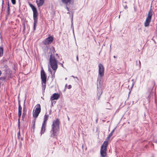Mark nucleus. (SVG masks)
<instances>
[{"label": "nucleus", "mask_w": 157, "mask_h": 157, "mask_svg": "<svg viewBox=\"0 0 157 157\" xmlns=\"http://www.w3.org/2000/svg\"><path fill=\"white\" fill-rule=\"evenodd\" d=\"M36 2L38 7L41 6L43 5L44 2V0H36Z\"/></svg>", "instance_id": "12"}, {"label": "nucleus", "mask_w": 157, "mask_h": 157, "mask_svg": "<svg viewBox=\"0 0 157 157\" xmlns=\"http://www.w3.org/2000/svg\"><path fill=\"white\" fill-rule=\"evenodd\" d=\"M30 6L31 8L33 11V16L34 20V24L37 23L38 13L36 8L32 4H30Z\"/></svg>", "instance_id": "4"}, {"label": "nucleus", "mask_w": 157, "mask_h": 157, "mask_svg": "<svg viewBox=\"0 0 157 157\" xmlns=\"http://www.w3.org/2000/svg\"><path fill=\"white\" fill-rule=\"evenodd\" d=\"M104 68L101 64L99 65V74L100 76H103L104 75Z\"/></svg>", "instance_id": "8"}, {"label": "nucleus", "mask_w": 157, "mask_h": 157, "mask_svg": "<svg viewBox=\"0 0 157 157\" xmlns=\"http://www.w3.org/2000/svg\"><path fill=\"white\" fill-rule=\"evenodd\" d=\"M34 126H35V124H34L33 127H34Z\"/></svg>", "instance_id": "26"}, {"label": "nucleus", "mask_w": 157, "mask_h": 157, "mask_svg": "<svg viewBox=\"0 0 157 157\" xmlns=\"http://www.w3.org/2000/svg\"><path fill=\"white\" fill-rule=\"evenodd\" d=\"M49 116L47 114V113L45 114L44 117V122L43 123L46 124V122Z\"/></svg>", "instance_id": "14"}, {"label": "nucleus", "mask_w": 157, "mask_h": 157, "mask_svg": "<svg viewBox=\"0 0 157 157\" xmlns=\"http://www.w3.org/2000/svg\"><path fill=\"white\" fill-rule=\"evenodd\" d=\"M59 120L58 119L53 121L51 131L52 136H57V132L59 129Z\"/></svg>", "instance_id": "3"}, {"label": "nucleus", "mask_w": 157, "mask_h": 157, "mask_svg": "<svg viewBox=\"0 0 157 157\" xmlns=\"http://www.w3.org/2000/svg\"><path fill=\"white\" fill-rule=\"evenodd\" d=\"M21 110H22V108L21 106V105L20 104V103L19 102V108H18V117H19V119H18V121H19V125H20V118L21 116Z\"/></svg>", "instance_id": "11"}, {"label": "nucleus", "mask_w": 157, "mask_h": 157, "mask_svg": "<svg viewBox=\"0 0 157 157\" xmlns=\"http://www.w3.org/2000/svg\"><path fill=\"white\" fill-rule=\"evenodd\" d=\"M62 2L66 5H67L68 3H70L71 0H61Z\"/></svg>", "instance_id": "15"}, {"label": "nucleus", "mask_w": 157, "mask_h": 157, "mask_svg": "<svg viewBox=\"0 0 157 157\" xmlns=\"http://www.w3.org/2000/svg\"><path fill=\"white\" fill-rule=\"evenodd\" d=\"M3 48L2 47H0V56H2L3 55Z\"/></svg>", "instance_id": "16"}, {"label": "nucleus", "mask_w": 157, "mask_h": 157, "mask_svg": "<svg viewBox=\"0 0 157 157\" xmlns=\"http://www.w3.org/2000/svg\"><path fill=\"white\" fill-rule=\"evenodd\" d=\"M67 9L68 10L69 8L67 7Z\"/></svg>", "instance_id": "23"}, {"label": "nucleus", "mask_w": 157, "mask_h": 157, "mask_svg": "<svg viewBox=\"0 0 157 157\" xmlns=\"http://www.w3.org/2000/svg\"><path fill=\"white\" fill-rule=\"evenodd\" d=\"M51 54L50 56V66L52 69L54 70V71L52 72L51 69L50 68L48 69V71L51 73L52 77H55V74L56 71V70L58 68L57 61L55 57L53 55L52 53L54 54L55 51L54 48L51 49Z\"/></svg>", "instance_id": "1"}, {"label": "nucleus", "mask_w": 157, "mask_h": 157, "mask_svg": "<svg viewBox=\"0 0 157 157\" xmlns=\"http://www.w3.org/2000/svg\"><path fill=\"white\" fill-rule=\"evenodd\" d=\"M46 124L43 123L41 130V134L43 133L45 130Z\"/></svg>", "instance_id": "13"}, {"label": "nucleus", "mask_w": 157, "mask_h": 157, "mask_svg": "<svg viewBox=\"0 0 157 157\" xmlns=\"http://www.w3.org/2000/svg\"><path fill=\"white\" fill-rule=\"evenodd\" d=\"M71 85H69V88H71Z\"/></svg>", "instance_id": "24"}, {"label": "nucleus", "mask_w": 157, "mask_h": 157, "mask_svg": "<svg viewBox=\"0 0 157 157\" xmlns=\"http://www.w3.org/2000/svg\"><path fill=\"white\" fill-rule=\"evenodd\" d=\"M60 97V95L58 93H54L51 97L50 99L51 100H57Z\"/></svg>", "instance_id": "10"}, {"label": "nucleus", "mask_w": 157, "mask_h": 157, "mask_svg": "<svg viewBox=\"0 0 157 157\" xmlns=\"http://www.w3.org/2000/svg\"><path fill=\"white\" fill-rule=\"evenodd\" d=\"M41 111L40 105V104H37L35 106V109L33 110V115L34 117L36 118L38 116Z\"/></svg>", "instance_id": "6"}, {"label": "nucleus", "mask_w": 157, "mask_h": 157, "mask_svg": "<svg viewBox=\"0 0 157 157\" xmlns=\"http://www.w3.org/2000/svg\"><path fill=\"white\" fill-rule=\"evenodd\" d=\"M152 14V11L151 10H150L149 11L147 16L144 23V25L145 27H147L149 26V24L151 21Z\"/></svg>", "instance_id": "5"}, {"label": "nucleus", "mask_w": 157, "mask_h": 157, "mask_svg": "<svg viewBox=\"0 0 157 157\" xmlns=\"http://www.w3.org/2000/svg\"><path fill=\"white\" fill-rule=\"evenodd\" d=\"M53 40V37L52 36H49L46 38L43 42L44 44L47 45L52 43Z\"/></svg>", "instance_id": "9"}, {"label": "nucleus", "mask_w": 157, "mask_h": 157, "mask_svg": "<svg viewBox=\"0 0 157 157\" xmlns=\"http://www.w3.org/2000/svg\"><path fill=\"white\" fill-rule=\"evenodd\" d=\"M1 71H0V75H1Z\"/></svg>", "instance_id": "25"}, {"label": "nucleus", "mask_w": 157, "mask_h": 157, "mask_svg": "<svg viewBox=\"0 0 157 157\" xmlns=\"http://www.w3.org/2000/svg\"><path fill=\"white\" fill-rule=\"evenodd\" d=\"M76 58H77V60L78 61V56H77Z\"/></svg>", "instance_id": "21"}, {"label": "nucleus", "mask_w": 157, "mask_h": 157, "mask_svg": "<svg viewBox=\"0 0 157 157\" xmlns=\"http://www.w3.org/2000/svg\"><path fill=\"white\" fill-rule=\"evenodd\" d=\"M11 1L13 4H15L16 3L15 0H11Z\"/></svg>", "instance_id": "18"}, {"label": "nucleus", "mask_w": 157, "mask_h": 157, "mask_svg": "<svg viewBox=\"0 0 157 157\" xmlns=\"http://www.w3.org/2000/svg\"><path fill=\"white\" fill-rule=\"evenodd\" d=\"M41 78L42 82V86L44 87L45 86L46 81V74L42 68L41 71Z\"/></svg>", "instance_id": "7"}, {"label": "nucleus", "mask_w": 157, "mask_h": 157, "mask_svg": "<svg viewBox=\"0 0 157 157\" xmlns=\"http://www.w3.org/2000/svg\"><path fill=\"white\" fill-rule=\"evenodd\" d=\"M114 129L110 133L106 139V140L104 141L103 144L101 147L100 153L102 157H105L106 155V151L107 147L108 144V141L109 140L110 138L113 135Z\"/></svg>", "instance_id": "2"}, {"label": "nucleus", "mask_w": 157, "mask_h": 157, "mask_svg": "<svg viewBox=\"0 0 157 157\" xmlns=\"http://www.w3.org/2000/svg\"><path fill=\"white\" fill-rule=\"evenodd\" d=\"M36 24H34L33 28H34V30H35V29H36Z\"/></svg>", "instance_id": "19"}, {"label": "nucleus", "mask_w": 157, "mask_h": 157, "mask_svg": "<svg viewBox=\"0 0 157 157\" xmlns=\"http://www.w3.org/2000/svg\"><path fill=\"white\" fill-rule=\"evenodd\" d=\"M133 85L131 83L130 85H129L128 86V88L130 90V89H131L133 87Z\"/></svg>", "instance_id": "17"}, {"label": "nucleus", "mask_w": 157, "mask_h": 157, "mask_svg": "<svg viewBox=\"0 0 157 157\" xmlns=\"http://www.w3.org/2000/svg\"><path fill=\"white\" fill-rule=\"evenodd\" d=\"M49 113L50 114H51V110H50Z\"/></svg>", "instance_id": "22"}, {"label": "nucleus", "mask_w": 157, "mask_h": 157, "mask_svg": "<svg viewBox=\"0 0 157 157\" xmlns=\"http://www.w3.org/2000/svg\"><path fill=\"white\" fill-rule=\"evenodd\" d=\"M8 11H9V9H10V7H9V4L8 5Z\"/></svg>", "instance_id": "20"}]
</instances>
